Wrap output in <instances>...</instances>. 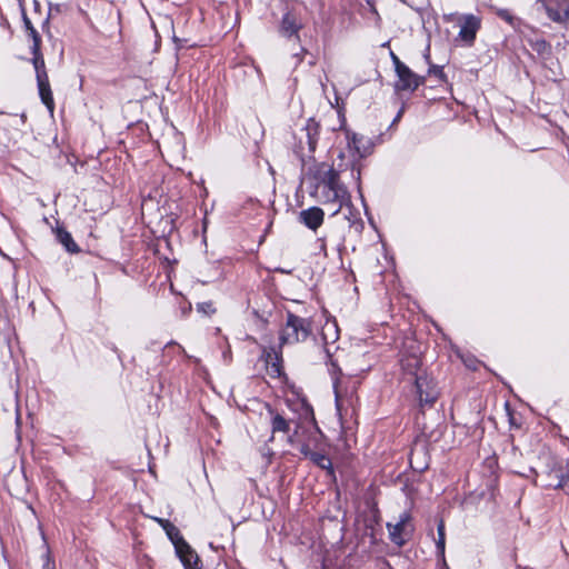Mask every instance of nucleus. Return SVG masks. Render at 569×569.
Listing matches in <instances>:
<instances>
[{
  "label": "nucleus",
  "mask_w": 569,
  "mask_h": 569,
  "mask_svg": "<svg viewBox=\"0 0 569 569\" xmlns=\"http://www.w3.org/2000/svg\"><path fill=\"white\" fill-rule=\"evenodd\" d=\"M416 389L420 406H432L438 398V391L433 381L427 377H416Z\"/></svg>",
  "instance_id": "obj_10"
},
{
  "label": "nucleus",
  "mask_w": 569,
  "mask_h": 569,
  "mask_svg": "<svg viewBox=\"0 0 569 569\" xmlns=\"http://www.w3.org/2000/svg\"><path fill=\"white\" fill-rule=\"evenodd\" d=\"M438 539L436 541L437 555L445 561V550H446V533H445V522L440 520L437 526Z\"/></svg>",
  "instance_id": "obj_19"
},
{
  "label": "nucleus",
  "mask_w": 569,
  "mask_h": 569,
  "mask_svg": "<svg viewBox=\"0 0 569 569\" xmlns=\"http://www.w3.org/2000/svg\"><path fill=\"white\" fill-rule=\"evenodd\" d=\"M278 360H279V355L274 350H271L267 353L266 362L268 365L271 363L273 371L277 373H280V367L277 362Z\"/></svg>",
  "instance_id": "obj_22"
},
{
  "label": "nucleus",
  "mask_w": 569,
  "mask_h": 569,
  "mask_svg": "<svg viewBox=\"0 0 569 569\" xmlns=\"http://www.w3.org/2000/svg\"><path fill=\"white\" fill-rule=\"evenodd\" d=\"M154 521H157L161 527L162 529L166 531V528H168L167 523H171L169 520L167 519H162V518H157L154 517L153 518Z\"/></svg>",
  "instance_id": "obj_28"
},
{
  "label": "nucleus",
  "mask_w": 569,
  "mask_h": 569,
  "mask_svg": "<svg viewBox=\"0 0 569 569\" xmlns=\"http://www.w3.org/2000/svg\"><path fill=\"white\" fill-rule=\"evenodd\" d=\"M168 528H166V535L173 543L176 551L180 549L181 543H187L183 537L180 533V530L173 523H167Z\"/></svg>",
  "instance_id": "obj_18"
},
{
  "label": "nucleus",
  "mask_w": 569,
  "mask_h": 569,
  "mask_svg": "<svg viewBox=\"0 0 569 569\" xmlns=\"http://www.w3.org/2000/svg\"><path fill=\"white\" fill-rule=\"evenodd\" d=\"M339 338V330L337 323L333 322H326V325L322 328V340L326 345V353L330 358L331 351L328 348L330 343H335Z\"/></svg>",
  "instance_id": "obj_14"
},
{
  "label": "nucleus",
  "mask_w": 569,
  "mask_h": 569,
  "mask_svg": "<svg viewBox=\"0 0 569 569\" xmlns=\"http://www.w3.org/2000/svg\"><path fill=\"white\" fill-rule=\"evenodd\" d=\"M20 3L22 2V0H18Z\"/></svg>",
  "instance_id": "obj_38"
},
{
  "label": "nucleus",
  "mask_w": 569,
  "mask_h": 569,
  "mask_svg": "<svg viewBox=\"0 0 569 569\" xmlns=\"http://www.w3.org/2000/svg\"><path fill=\"white\" fill-rule=\"evenodd\" d=\"M303 28L301 18L293 11H287L279 24V34L286 39H295L300 43V30Z\"/></svg>",
  "instance_id": "obj_6"
},
{
  "label": "nucleus",
  "mask_w": 569,
  "mask_h": 569,
  "mask_svg": "<svg viewBox=\"0 0 569 569\" xmlns=\"http://www.w3.org/2000/svg\"><path fill=\"white\" fill-rule=\"evenodd\" d=\"M390 540L398 547L405 546L415 531V527L411 523V515L407 511L399 516L397 523H387Z\"/></svg>",
  "instance_id": "obj_5"
},
{
  "label": "nucleus",
  "mask_w": 569,
  "mask_h": 569,
  "mask_svg": "<svg viewBox=\"0 0 569 569\" xmlns=\"http://www.w3.org/2000/svg\"><path fill=\"white\" fill-rule=\"evenodd\" d=\"M176 553L184 569H201V560L188 542L181 543L180 549H178Z\"/></svg>",
  "instance_id": "obj_11"
},
{
  "label": "nucleus",
  "mask_w": 569,
  "mask_h": 569,
  "mask_svg": "<svg viewBox=\"0 0 569 569\" xmlns=\"http://www.w3.org/2000/svg\"><path fill=\"white\" fill-rule=\"evenodd\" d=\"M34 10L38 11L40 9V2L38 0L33 1Z\"/></svg>",
  "instance_id": "obj_33"
},
{
  "label": "nucleus",
  "mask_w": 569,
  "mask_h": 569,
  "mask_svg": "<svg viewBox=\"0 0 569 569\" xmlns=\"http://www.w3.org/2000/svg\"><path fill=\"white\" fill-rule=\"evenodd\" d=\"M311 321L288 312L287 321L280 335L282 345L305 341L311 335Z\"/></svg>",
  "instance_id": "obj_3"
},
{
  "label": "nucleus",
  "mask_w": 569,
  "mask_h": 569,
  "mask_svg": "<svg viewBox=\"0 0 569 569\" xmlns=\"http://www.w3.org/2000/svg\"><path fill=\"white\" fill-rule=\"evenodd\" d=\"M306 172L312 181L311 197L322 204L332 206V214H337L343 206L350 203L349 191L340 181L339 172L332 166L326 162H312Z\"/></svg>",
  "instance_id": "obj_1"
},
{
  "label": "nucleus",
  "mask_w": 569,
  "mask_h": 569,
  "mask_svg": "<svg viewBox=\"0 0 569 569\" xmlns=\"http://www.w3.org/2000/svg\"><path fill=\"white\" fill-rule=\"evenodd\" d=\"M22 21L27 37L32 41L31 51H36L41 47V37L36 28L32 26L24 9L22 8Z\"/></svg>",
  "instance_id": "obj_15"
},
{
  "label": "nucleus",
  "mask_w": 569,
  "mask_h": 569,
  "mask_svg": "<svg viewBox=\"0 0 569 569\" xmlns=\"http://www.w3.org/2000/svg\"><path fill=\"white\" fill-rule=\"evenodd\" d=\"M309 459L321 469L331 470L332 468L330 458L321 452L313 451Z\"/></svg>",
  "instance_id": "obj_21"
},
{
  "label": "nucleus",
  "mask_w": 569,
  "mask_h": 569,
  "mask_svg": "<svg viewBox=\"0 0 569 569\" xmlns=\"http://www.w3.org/2000/svg\"><path fill=\"white\" fill-rule=\"evenodd\" d=\"M32 53V64L36 70L37 84L39 90V96L43 104L49 109L50 112L53 111L54 102L52 92L50 89L48 73L46 71V64L43 54L40 48H37L36 51H31Z\"/></svg>",
  "instance_id": "obj_4"
},
{
  "label": "nucleus",
  "mask_w": 569,
  "mask_h": 569,
  "mask_svg": "<svg viewBox=\"0 0 569 569\" xmlns=\"http://www.w3.org/2000/svg\"><path fill=\"white\" fill-rule=\"evenodd\" d=\"M300 452L307 458H310V456L313 453V451L306 443L300 446Z\"/></svg>",
  "instance_id": "obj_26"
},
{
  "label": "nucleus",
  "mask_w": 569,
  "mask_h": 569,
  "mask_svg": "<svg viewBox=\"0 0 569 569\" xmlns=\"http://www.w3.org/2000/svg\"><path fill=\"white\" fill-rule=\"evenodd\" d=\"M197 310L199 312H203L206 315H211V313H214V311H216L213 303L210 301L198 303Z\"/></svg>",
  "instance_id": "obj_25"
},
{
  "label": "nucleus",
  "mask_w": 569,
  "mask_h": 569,
  "mask_svg": "<svg viewBox=\"0 0 569 569\" xmlns=\"http://www.w3.org/2000/svg\"><path fill=\"white\" fill-rule=\"evenodd\" d=\"M321 126L313 118H309L305 126L296 134L293 152L300 159L302 167L307 169L315 160V152L320 140Z\"/></svg>",
  "instance_id": "obj_2"
},
{
  "label": "nucleus",
  "mask_w": 569,
  "mask_h": 569,
  "mask_svg": "<svg viewBox=\"0 0 569 569\" xmlns=\"http://www.w3.org/2000/svg\"><path fill=\"white\" fill-rule=\"evenodd\" d=\"M400 117H401V111L396 116L393 122L398 121L400 119Z\"/></svg>",
  "instance_id": "obj_36"
},
{
  "label": "nucleus",
  "mask_w": 569,
  "mask_h": 569,
  "mask_svg": "<svg viewBox=\"0 0 569 569\" xmlns=\"http://www.w3.org/2000/svg\"><path fill=\"white\" fill-rule=\"evenodd\" d=\"M306 52H307V50L305 48H301L300 52L293 54V58L297 59L296 64H298L302 61V57Z\"/></svg>",
  "instance_id": "obj_27"
},
{
  "label": "nucleus",
  "mask_w": 569,
  "mask_h": 569,
  "mask_svg": "<svg viewBox=\"0 0 569 569\" xmlns=\"http://www.w3.org/2000/svg\"><path fill=\"white\" fill-rule=\"evenodd\" d=\"M363 140H365L363 137H358L357 134H353V137L351 139V142H350V144L353 146V148L356 149L357 153L360 157H365V154H366L365 151H361V143H362Z\"/></svg>",
  "instance_id": "obj_24"
},
{
  "label": "nucleus",
  "mask_w": 569,
  "mask_h": 569,
  "mask_svg": "<svg viewBox=\"0 0 569 569\" xmlns=\"http://www.w3.org/2000/svg\"><path fill=\"white\" fill-rule=\"evenodd\" d=\"M542 6L549 19L558 23H565L569 19V2L567 0L542 1Z\"/></svg>",
  "instance_id": "obj_9"
},
{
  "label": "nucleus",
  "mask_w": 569,
  "mask_h": 569,
  "mask_svg": "<svg viewBox=\"0 0 569 569\" xmlns=\"http://www.w3.org/2000/svg\"><path fill=\"white\" fill-rule=\"evenodd\" d=\"M396 73L398 76V81L395 87L398 91H415L425 81L423 78L416 74L406 64L398 66Z\"/></svg>",
  "instance_id": "obj_7"
},
{
  "label": "nucleus",
  "mask_w": 569,
  "mask_h": 569,
  "mask_svg": "<svg viewBox=\"0 0 569 569\" xmlns=\"http://www.w3.org/2000/svg\"><path fill=\"white\" fill-rule=\"evenodd\" d=\"M58 241L66 248L70 253H77L80 251L78 244L74 242L70 232L62 228H58L56 231Z\"/></svg>",
  "instance_id": "obj_16"
},
{
  "label": "nucleus",
  "mask_w": 569,
  "mask_h": 569,
  "mask_svg": "<svg viewBox=\"0 0 569 569\" xmlns=\"http://www.w3.org/2000/svg\"><path fill=\"white\" fill-rule=\"evenodd\" d=\"M490 10L496 13L500 19L506 21L513 29H518L521 24V19L515 17L509 10L498 8L496 6H489Z\"/></svg>",
  "instance_id": "obj_17"
},
{
  "label": "nucleus",
  "mask_w": 569,
  "mask_h": 569,
  "mask_svg": "<svg viewBox=\"0 0 569 569\" xmlns=\"http://www.w3.org/2000/svg\"><path fill=\"white\" fill-rule=\"evenodd\" d=\"M459 26V38L467 44H472L481 27V19L471 13L462 14Z\"/></svg>",
  "instance_id": "obj_8"
},
{
  "label": "nucleus",
  "mask_w": 569,
  "mask_h": 569,
  "mask_svg": "<svg viewBox=\"0 0 569 569\" xmlns=\"http://www.w3.org/2000/svg\"><path fill=\"white\" fill-rule=\"evenodd\" d=\"M391 59L393 61L396 71L398 70V66L405 64L403 62L400 61V59L393 52H391Z\"/></svg>",
  "instance_id": "obj_29"
},
{
  "label": "nucleus",
  "mask_w": 569,
  "mask_h": 569,
  "mask_svg": "<svg viewBox=\"0 0 569 569\" xmlns=\"http://www.w3.org/2000/svg\"><path fill=\"white\" fill-rule=\"evenodd\" d=\"M465 363H466L467 367L475 369L473 361H469V362L465 361Z\"/></svg>",
  "instance_id": "obj_35"
},
{
  "label": "nucleus",
  "mask_w": 569,
  "mask_h": 569,
  "mask_svg": "<svg viewBox=\"0 0 569 569\" xmlns=\"http://www.w3.org/2000/svg\"><path fill=\"white\" fill-rule=\"evenodd\" d=\"M299 406H300V409H301V412H300V418L302 420H305L306 422H310L316 431L321 435L320 432V429L317 427V422H316V418H315V413H313V409L310 405H308L307 402L305 401H301L299 402Z\"/></svg>",
  "instance_id": "obj_20"
},
{
  "label": "nucleus",
  "mask_w": 569,
  "mask_h": 569,
  "mask_svg": "<svg viewBox=\"0 0 569 569\" xmlns=\"http://www.w3.org/2000/svg\"><path fill=\"white\" fill-rule=\"evenodd\" d=\"M19 121L21 124H23L26 122V114L22 113L19 118Z\"/></svg>",
  "instance_id": "obj_34"
},
{
  "label": "nucleus",
  "mask_w": 569,
  "mask_h": 569,
  "mask_svg": "<svg viewBox=\"0 0 569 569\" xmlns=\"http://www.w3.org/2000/svg\"><path fill=\"white\" fill-rule=\"evenodd\" d=\"M555 488L561 489L565 493L569 495V476L560 473L558 476V482L555 485Z\"/></svg>",
  "instance_id": "obj_23"
},
{
  "label": "nucleus",
  "mask_w": 569,
  "mask_h": 569,
  "mask_svg": "<svg viewBox=\"0 0 569 569\" xmlns=\"http://www.w3.org/2000/svg\"><path fill=\"white\" fill-rule=\"evenodd\" d=\"M320 251H322L323 254L327 256L326 243L322 240H321V244H320Z\"/></svg>",
  "instance_id": "obj_31"
},
{
  "label": "nucleus",
  "mask_w": 569,
  "mask_h": 569,
  "mask_svg": "<svg viewBox=\"0 0 569 569\" xmlns=\"http://www.w3.org/2000/svg\"><path fill=\"white\" fill-rule=\"evenodd\" d=\"M296 435H297V431H295V433H293L292 436H288V442H289L290 445H293V443H295V437H296Z\"/></svg>",
  "instance_id": "obj_30"
},
{
  "label": "nucleus",
  "mask_w": 569,
  "mask_h": 569,
  "mask_svg": "<svg viewBox=\"0 0 569 569\" xmlns=\"http://www.w3.org/2000/svg\"><path fill=\"white\" fill-rule=\"evenodd\" d=\"M43 569H51V562L49 559H47V561L44 562Z\"/></svg>",
  "instance_id": "obj_32"
},
{
  "label": "nucleus",
  "mask_w": 569,
  "mask_h": 569,
  "mask_svg": "<svg viewBox=\"0 0 569 569\" xmlns=\"http://www.w3.org/2000/svg\"><path fill=\"white\" fill-rule=\"evenodd\" d=\"M539 47H546V42L545 41H541L538 43Z\"/></svg>",
  "instance_id": "obj_37"
},
{
  "label": "nucleus",
  "mask_w": 569,
  "mask_h": 569,
  "mask_svg": "<svg viewBox=\"0 0 569 569\" xmlns=\"http://www.w3.org/2000/svg\"><path fill=\"white\" fill-rule=\"evenodd\" d=\"M267 411L270 417V427L272 437L276 433H289L290 431V420L287 419L282 413L274 410L271 406L267 405Z\"/></svg>",
  "instance_id": "obj_13"
},
{
  "label": "nucleus",
  "mask_w": 569,
  "mask_h": 569,
  "mask_svg": "<svg viewBox=\"0 0 569 569\" xmlns=\"http://www.w3.org/2000/svg\"><path fill=\"white\" fill-rule=\"evenodd\" d=\"M325 212L319 207L302 210L299 214L300 222L311 230H317L323 223Z\"/></svg>",
  "instance_id": "obj_12"
}]
</instances>
